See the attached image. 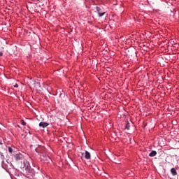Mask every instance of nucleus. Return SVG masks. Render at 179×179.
Listing matches in <instances>:
<instances>
[{"mask_svg":"<svg viewBox=\"0 0 179 179\" xmlns=\"http://www.w3.org/2000/svg\"><path fill=\"white\" fill-rule=\"evenodd\" d=\"M1 159H2V160H3V159H4V156H3V155H2V152H1Z\"/></svg>","mask_w":179,"mask_h":179,"instance_id":"14","label":"nucleus"},{"mask_svg":"<svg viewBox=\"0 0 179 179\" xmlns=\"http://www.w3.org/2000/svg\"><path fill=\"white\" fill-rule=\"evenodd\" d=\"M43 87H45V89H48V85H46L45 87L43 86Z\"/></svg>","mask_w":179,"mask_h":179,"instance_id":"17","label":"nucleus"},{"mask_svg":"<svg viewBox=\"0 0 179 179\" xmlns=\"http://www.w3.org/2000/svg\"><path fill=\"white\" fill-rule=\"evenodd\" d=\"M129 128H131V125H129V122H127V123L125 125V129H127V131H129Z\"/></svg>","mask_w":179,"mask_h":179,"instance_id":"10","label":"nucleus"},{"mask_svg":"<svg viewBox=\"0 0 179 179\" xmlns=\"http://www.w3.org/2000/svg\"><path fill=\"white\" fill-rule=\"evenodd\" d=\"M3 55V53L2 52H0V57H2Z\"/></svg>","mask_w":179,"mask_h":179,"instance_id":"16","label":"nucleus"},{"mask_svg":"<svg viewBox=\"0 0 179 179\" xmlns=\"http://www.w3.org/2000/svg\"><path fill=\"white\" fill-rule=\"evenodd\" d=\"M21 124H22V125L25 126L26 125V122H24V120H21Z\"/></svg>","mask_w":179,"mask_h":179,"instance_id":"13","label":"nucleus"},{"mask_svg":"<svg viewBox=\"0 0 179 179\" xmlns=\"http://www.w3.org/2000/svg\"><path fill=\"white\" fill-rule=\"evenodd\" d=\"M14 159H15L16 162H19V160H23V155L20 154V152L17 153L14 156Z\"/></svg>","mask_w":179,"mask_h":179,"instance_id":"4","label":"nucleus"},{"mask_svg":"<svg viewBox=\"0 0 179 179\" xmlns=\"http://www.w3.org/2000/svg\"><path fill=\"white\" fill-rule=\"evenodd\" d=\"M96 12H97L99 17H101L104 16V15H106V12H103L102 9L99 6L96 7Z\"/></svg>","mask_w":179,"mask_h":179,"instance_id":"3","label":"nucleus"},{"mask_svg":"<svg viewBox=\"0 0 179 179\" xmlns=\"http://www.w3.org/2000/svg\"><path fill=\"white\" fill-rule=\"evenodd\" d=\"M0 145H2V142L0 141Z\"/></svg>","mask_w":179,"mask_h":179,"instance_id":"19","label":"nucleus"},{"mask_svg":"<svg viewBox=\"0 0 179 179\" xmlns=\"http://www.w3.org/2000/svg\"><path fill=\"white\" fill-rule=\"evenodd\" d=\"M157 155V152L155 150L151 151V152L149 154L150 157H155Z\"/></svg>","mask_w":179,"mask_h":179,"instance_id":"8","label":"nucleus"},{"mask_svg":"<svg viewBox=\"0 0 179 179\" xmlns=\"http://www.w3.org/2000/svg\"><path fill=\"white\" fill-rule=\"evenodd\" d=\"M23 169H25V171L27 174L29 176L34 175V169H31V166H30V163L27 160L23 161Z\"/></svg>","mask_w":179,"mask_h":179,"instance_id":"1","label":"nucleus"},{"mask_svg":"<svg viewBox=\"0 0 179 179\" xmlns=\"http://www.w3.org/2000/svg\"><path fill=\"white\" fill-rule=\"evenodd\" d=\"M23 169H25V171L27 174L29 176L34 175V169H31V166H30V163L27 160L23 161Z\"/></svg>","mask_w":179,"mask_h":179,"instance_id":"2","label":"nucleus"},{"mask_svg":"<svg viewBox=\"0 0 179 179\" xmlns=\"http://www.w3.org/2000/svg\"><path fill=\"white\" fill-rule=\"evenodd\" d=\"M8 152L9 153H13V149H12V147H8Z\"/></svg>","mask_w":179,"mask_h":179,"instance_id":"12","label":"nucleus"},{"mask_svg":"<svg viewBox=\"0 0 179 179\" xmlns=\"http://www.w3.org/2000/svg\"><path fill=\"white\" fill-rule=\"evenodd\" d=\"M43 159L45 162H50V160H51V158H50L48 156L43 157Z\"/></svg>","mask_w":179,"mask_h":179,"instance_id":"11","label":"nucleus"},{"mask_svg":"<svg viewBox=\"0 0 179 179\" xmlns=\"http://www.w3.org/2000/svg\"><path fill=\"white\" fill-rule=\"evenodd\" d=\"M82 156H83V155H85V153H81Z\"/></svg>","mask_w":179,"mask_h":179,"instance_id":"18","label":"nucleus"},{"mask_svg":"<svg viewBox=\"0 0 179 179\" xmlns=\"http://www.w3.org/2000/svg\"><path fill=\"white\" fill-rule=\"evenodd\" d=\"M48 125H50V124H48L45 122H41L39 123V127H41V128H47V127H48Z\"/></svg>","mask_w":179,"mask_h":179,"instance_id":"5","label":"nucleus"},{"mask_svg":"<svg viewBox=\"0 0 179 179\" xmlns=\"http://www.w3.org/2000/svg\"><path fill=\"white\" fill-rule=\"evenodd\" d=\"M14 87H19V85L17 84L14 85Z\"/></svg>","mask_w":179,"mask_h":179,"instance_id":"15","label":"nucleus"},{"mask_svg":"<svg viewBox=\"0 0 179 179\" xmlns=\"http://www.w3.org/2000/svg\"><path fill=\"white\" fill-rule=\"evenodd\" d=\"M35 86H36V89H38V87H39V92H41V90H43V88L41 87V85H40V82L36 81L35 83Z\"/></svg>","mask_w":179,"mask_h":179,"instance_id":"7","label":"nucleus"},{"mask_svg":"<svg viewBox=\"0 0 179 179\" xmlns=\"http://www.w3.org/2000/svg\"><path fill=\"white\" fill-rule=\"evenodd\" d=\"M84 157L85 159H86V160H90V157H91L90 152H89L88 151H85Z\"/></svg>","mask_w":179,"mask_h":179,"instance_id":"6","label":"nucleus"},{"mask_svg":"<svg viewBox=\"0 0 179 179\" xmlns=\"http://www.w3.org/2000/svg\"><path fill=\"white\" fill-rule=\"evenodd\" d=\"M171 173L172 176H177V171L176 170L175 168H172L171 169Z\"/></svg>","mask_w":179,"mask_h":179,"instance_id":"9","label":"nucleus"}]
</instances>
